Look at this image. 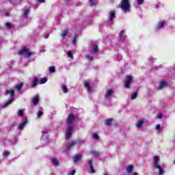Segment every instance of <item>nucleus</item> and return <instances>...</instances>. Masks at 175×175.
I'll list each match as a JSON object with an SVG mask.
<instances>
[{
    "mask_svg": "<svg viewBox=\"0 0 175 175\" xmlns=\"http://www.w3.org/2000/svg\"><path fill=\"white\" fill-rule=\"evenodd\" d=\"M75 120L74 114H70L67 118V129L66 130V139H69L74 132L73 122Z\"/></svg>",
    "mask_w": 175,
    "mask_h": 175,
    "instance_id": "1",
    "label": "nucleus"
},
{
    "mask_svg": "<svg viewBox=\"0 0 175 175\" xmlns=\"http://www.w3.org/2000/svg\"><path fill=\"white\" fill-rule=\"evenodd\" d=\"M7 94H9V95H10V99L5 102V103H4V105H3L2 107L3 109H6L7 107H8V106H10V105H12V103H13V102H14V90H7L6 91Z\"/></svg>",
    "mask_w": 175,
    "mask_h": 175,
    "instance_id": "2",
    "label": "nucleus"
},
{
    "mask_svg": "<svg viewBox=\"0 0 175 175\" xmlns=\"http://www.w3.org/2000/svg\"><path fill=\"white\" fill-rule=\"evenodd\" d=\"M153 164H154V166L155 167V168H157V170H159V174L163 175V174H164L163 170L161 165H160L159 156H154L153 157Z\"/></svg>",
    "mask_w": 175,
    "mask_h": 175,
    "instance_id": "3",
    "label": "nucleus"
},
{
    "mask_svg": "<svg viewBox=\"0 0 175 175\" xmlns=\"http://www.w3.org/2000/svg\"><path fill=\"white\" fill-rule=\"evenodd\" d=\"M120 8L124 12L131 11V4L129 0H121Z\"/></svg>",
    "mask_w": 175,
    "mask_h": 175,
    "instance_id": "4",
    "label": "nucleus"
},
{
    "mask_svg": "<svg viewBox=\"0 0 175 175\" xmlns=\"http://www.w3.org/2000/svg\"><path fill=\"white\" fill-rule=\"evenodd\" d=\"M133 80V76L131 75H127L124 79V87L125 88H130Z\"/></svg>",
    "mask_w": 175,
    "mask_h": 175,
    "instance_id": "5",
    "label": "nucleus"
},
{
    "mask_svg": "<svg viewBox=\"0 0 175 175\" xmlns=\"http://www.w3.org/2000/svg\"><path fill=\"white\" fill-rule=\"evenodd\" d=\"M19 54H23V57H31L33 53H32V51H29V49H27V47H24L20 50Z\"/></svg>",
    "mask_w": 175,
    "mask_h": 175,
    "instance_id": "6",
    "label": "nucleus"
},
{
    "mask_svg": "<svg viewBox=\"0 0 175 175\" xmlns=\"http://www.w3.org/2000/svg\"><path fill=\"white\" fill-rule=\"evenodd\" d=\"M39 83H40L39 79L36 76H34L31 83V88H36V85H38Z\"/></svg>",
    "mask_w": 175,
    "mask_h": 175,
    "instance_id": "7",
    "label": "nucleus"
},
{
    "mask_svg": "<svg viewBox=\"0 0 175 175\" xmlns=\"http://www.w3.org/2000/svg\"><path fill=\"white\" fill-rule=\"evenodd\" d=\"M116 18V15L115 11H110L108 15V21L109 23V25H111L113 19H115Z\"/></svg>",
    "mask_w": 175,
    "mask_h": 175,
    "instance_id": "8",
    "label": "nucleus"
},
{
    "mask_svg": "<svg viewBox=\"0 0 175 175\" xmlns=\"http://www.w3.org/2000/svg\"><path fill=\"white\" fill-rule=\"evenodd\" d=\"M113 94V90H107L105 94V98L110 99V98H111Z\"/></svg>",
    "mask_w": 175,
    "mask_h": 175,
    "instance_id": "9",
    "label": "nucleus"
},
{
    "mask_svg": "<svg viewBox=\"0 0 175 175\" xmlns=\"http://www.w3.org/2000/svg\"><path fill=\"white\" fill-rule=\"evenodd\" d=\"M166 26V22L165 21H160L158 23L157 27V30H159L160 29H163Z\"/></svg>",
    "mask_w": 175,
    "mask_h": 175,
    "instance_id": "10",
    "label": "nucleus"
},
{
    "mask_svg": "<svg viewBox=\"0 0 175 175\" xmlns=\"http://www.w3.org/2000/svg\"><path fill=\"white\" fill-rule=\"evenodd\" d=\"M83 83L86 90H88V92H92V88L91 87L90 82L88 81H85Z\"/></svg>",
    "mask_w": 175,
    "mask_h": 175,
    "instance_id": "11",
    "label": "nucleus"
},
{
    "mask_svg": "<svg viewBox=\"0 0 175 175\" xmlns=\"http://www.w3.org/2000/svg\"><path fill=\"white\" fill-rule=\"evenodd\" d=\"M81 153H78L77 154H75L73 157V161L75 164H77L78 161H79L81 159Z\"/></svg>",
    "mask_w": 175,
    "mask_h": 175,
    "instance_id": "12",
    "label": "nucleus"
},
{
    "mask_svg": "<svg viewBox=\"0 0 175 175\" xmlns=\"http://www.w3.org/2000/svg\"><path fill=\"white\" fill-rule=\"evenodd\" d=\"M92 52L93 54H96L98 52V48L97 44H92Z\"/></svg>",
    "mask_w": 175,
    "mask_h": 175,
    "instance_id": "13",
    "label": "nucleus"
},
{
    "mask_svg": "<svg viewBox=\"0 0 175 175\" xmlns=\"http://www.w3.org/2000/svg\"><path fill=\"white\" fill-rule=\"evenodd\" d=\"M144 120H139L136 123V128H137V129H141V128H142L143 125L144 124Z\"/></svg>",
    "mask_w": 175,
    "mask_h": 175,
    "instance_id": "14",
    "label": "nucleus"
},
{
    "mask_svg": "<svg viewBox=\"0 0 175 175\" xmlns=\"http://www.w3.org/2000/svg\"><path fill=\"white\" fill-rule=\"evenodd\" d=\"M42 139L44 141H48L49 139V134L46 133V131H44V130L42 131Z\"/></svg>",
    "mask_w": 175,
    "mask_h": 175,
    "instance_id": "15",
    "label": "nucleus"
},
{
    "mask_svg": "<svg viewBox=\"0 0 175 175\" xmlns=\"http://www.w3.org/2000/svg\"><path fill=\"white\" fill-rule=\"evenodd\" d=\"M167 83H166V81H161L159 85V90H163V88H165V87H167Z\"/></svg>",
    "mask_w": 175,
    "mask_h": 175,
    "instance_id": "16",
    "label": "nucleus"
},
{
    "mask_svg": "<svg viewBox=\"0 0 175 175\" xmlns=\"http://www.w3.org/2000/svg\"><path fill=\"white\" fill-rule=\"evenodd\" d=\"M77 144V141L72 140L70 142L68 143V145L67 146V149H71L75 145Z\"/></svg>",
    "mask_w": 175,
    "mask_h": 175,
    "instance_id": "17",
    "label": "nucleus"
},
{
    "mask_svg": "<svg viewBox=\"0 0 175 175\" xmlns=\"http://www.w3.org/2000/svg\"><path fill=\"white\" fill-rule=\"evenodd\" d=\"M30 12V8H25L23 10V16H25V18H28V15Z\"/></svg>",
    "mask_w": 175,
    "mask_h": 175,
    "instance_id": "18",
    "label": "nucleus"
},
{
    "mask_svg": "<svg viewBox=\"0 0 175 175\" xmlns=\"http://www.w3.org/2000/svg\"><path fill=\"white\" fill-rule=\"evenodd\" d=\"M39 100H40L39 96H35L34 98H33L32 102H33V104L34 105V106H36L37 105V103H38Z\"/></svg>",
    "mask_w": 175,
    "mask_h": 175,
    "instance_id": "19",
    "label": "nucleus"
},
{
    "mask_svg": "<svg viewBox=\"0 0 175 175\" xmlns=\"http://www.w3.org/2000/svg\"><path fill=\"white\" fill-rule=\"evenodd\" d=\"M27 123H28L27 120H25V121H23V122L19 124L18 129H23V128H25V125H27Z\"/></svg>",
    "mask_w": 175,
    "mask_h": 175,
    "instance_id": "20",
    "label": "nucleus"
},
{
    "mask_svg": "<svg viewBox=\"0 0 175 175\" xmlns=\"http://www.w3.org/2000/svg\"><path fill=\"white\" fill-rule=\"evenodd\" d=\"M88 164H89V167H90V170L92 171V172H93V174H94L96 172V171H95L94 167L93 166L92 160H90L89 161Z\"/></svg>",
    "mask_w": 175,
    "mask_h": 175,
    "instance_id": "21",
    "label": "nucleus"
},
{
    "mask_svg": "<svg viewBox=\"0 0 175 175\" xmlns=\"http://www.w3.org/2000/svg\"><path fill=\"white\" fill-rule=\"evenodd\" d=\"M51 162L54 164L55 167L59 165V161L57 159H56V157H53V159H51Z\"/></svg>",
    "mask_w": 175,
    "mask_h": 175,
    "instance_id": "22",
    "label": "nucleus"
},
{
    "mask_svg": "<svg viewBox=\"0 0 175 175\" xmlns=\"http://www.w3.org/2000/svg\"><path fill=\"white\" fill-rule=\"evenodd\" d=\"M133 168H134V166L133 165H128L126 167L127 172L129 173L132 172V171H133Z\"/></svg>",
    "mask_w": 175,
    "mask_h": 175,
    "instance_id": "23",
    "label": "nucleus"
},
{
    "mask_svg": "<svg viewBox=\"0 0 175 175\" xmlns=\"http://www.w3.org/2000/svg\"><path fill=\"white\" fill-rule=\"evenodd\" d=\"M62 89L63 92H64V94H66L68 92V88L67 85H66L65 84H63L62 85Z\"/></svg>",
    "mask_w": 175,
    "mask_h": 175,
    "instance_id": "24",
    "label": "nucleus"
},
{
    "mask_svg": "<svg viewBox=\"0 0 175 175\" xmlns=\"http://www.w3.org/2000/svg\"><path fill=\"white\" fill-rule=\"evenodd\" d=\"M112 122L113 120L111 118H109L105 120V125H107V126H109V125H111Z\"/></svg>",
    "mask_w": 175,
    "mask_h": 175,
    "instance_id": "25",
    "label": "nucleus"
},
{
    "mask_svg": "<svg viewBox=\"0 0 175 175\" xmlns=\"http://www.w3.org/2000/svg\"><path fill=\"white\" fill-rule=\"evenodd\" d=\"M90 153H92V154H93L96 157H98V156H100V152L97 150H91Z\"/></svg>",
    "mask_w": 175,
    "mask_h": 175,
    "instance_id": "26",
    "label": "nucleus"
},
{
    "mask_svg": "<svg viewBox=\"0 0 175 175\" xmlns=\"http://www.w3.org/2000/svg\"><path fill=\"white\" fill-rule=\"evenodd\" d=\"M68 30H64V31H62L61 36L63 39H65L66 36H68Z\"/></svg>",
    "mask_w": 175,
    "mask_h": 175,
    "instance_id": "27",
    "label": "nucleus"
},
{
    "mask_svg": "<svg viewBox=\"0 0 175 175\" xmlns=\"http://www.w3.org/2000/svg\"><path fill=\"white\" fill-rule=\"evenodd\" d=\"M23 86V83H21L20 84H16V89L17 90V91H21V90H22Z\"/></svg>",
    "mask_w": 175,
    "mask_h": 175,
    "instance_id": "28",
    "label": "nucleus"
},
{
    "mask_svg": "<svg viewBox=\"0 0 175 175\" xmlns=\"http://www.w3.org/2000/svg\"><path fill=\"white\" fill-rule=\"evenodd\" d=\"M86 59L88 61H93L94 58L92 55H90V54H85Z\"/></svg>",
    "mask_w": 175,
    "mask_h": 175,
    "instance_id": "29",
    "label": "nucleus"
},
{
    "mask_svg": "<svg viewBox=\"0 0 175 175\" xmlns=\"http://www.w3.org/2000/svg\"><path fill=\"white\" fill-rule=\"evenodd\" d=\"M89 3L91 7H93L94 5H96V0H89Z\"/></svg>",
    "mask_w": 175,
    "mask_h": 175,
    "instance_id": "30",
    "label": "nucleus"
},
{
    "mask_svg": "<svg viewBox=\"0 0 175 175\" xmlns=\"http://www.w3.org/2000/svg\"><path fill=\"white\" fill-rule=\"evenodd\" d=\"M137 95H138V92H134L133 95H131V100L136 99V98H137Z\"/></svg>",
    "mask_w": 175,
    "mask_h": 175,
    "instance_id": "31",
    "label": "nucleus"
},
{
    "mask_svg": "<svg viewBox=\"0 0 175 175\" xmlns=\"http://www.w3.org/2000/svg\"><path fill=\"white\" fill-rule=\"evenodd\" d=\"M47 80H48L47 77H42V79H41L40 80V83L44 84L45 83H46Z\"/></svg>",
    "mask_w": 175,
    "mask_h": 175,
    "instance_id": "32",
    "label": "nucleus"
},
{
    "mask_svg": "<svg viewBox=\"0 0 175 175\" xmlns=\"http://www.w3.org/2000/svg\"><path fill=\"white\" fill-rule=\"evenodd\" d=\"M49 72L54 73L55 72V66H49Z\"/></svg>",
    "mask_w": 175,
    "mask_h": 175,
    "instance_id": "33",
    "label": "nucleus"
},
{
    "mask_svg": "<svg viewBox=\"0 0 175 175\" xmlns=\"http://www.w3.org/2000/svg\"><path fill=\"white\" fill-rule=\"evenodd\" d=\"M17 113L19 117H21L24 115V111L23 110H18Z\"/></svg>",
    "mask_w": 175,
    "mask_h": 175,
    "instance_id": "34",
    "label": "nucleus"
},
{
    "mask_svg": "<svg viewBox=\"0 0 175 175\" xmlns=\"http://www.w3.org/2000/svg\"><path fill=\"white\" fill-rule=\"evenodd\" d=\"M77 36H75L73 37V38H72V44H75V43H76V42H77Z\"/></svg>",
    "mask_w": 175,
    "mask_h": 175,
    "instance_id": "35",
    "label": "nucleus"
},
{
    "mask_svg": "<svg viewBox=\"0 0 175 175\" xmlns=\"http://www.w3.org/2000/svg\"><path fill=\"white\" fill-rule=\"evenodd\" d=\"M67 54H68V56L70 57V58H74V55H73L72 51H68Z\"/></svg>",
    "mask_w": 175,
    "mask_h": 175,
    "instance_id": "36",
    "label": "nucleus"
},
{
    "mask_svg": "<svg viewBox=\"0 0 175 175\" xmlns=\"http://www.w3.org/2000/svg\"><path fill=\"white\" fill-rule=\"evenodd\" d=\"M93 138H94L95 139H98L99 137H98V134H97L96 133H94L92 135Z\"/></svg>",
    "mask_w": 175,
    "mask_h": 175,
    "instance_id": "37",
    "label": "nucleus"
},
{
    "mask_svg": "<svg viewBox=\"0 0 175 175\" xmlns=\"http://www.w3.org/2000/svg\"><path fill=\"white\" fill-rule=\"evenodd\" d=\"M84 142H85V139H77V144H84Z\"/></svg>",
    "mask_w": 175,
    "mask_h": 175,
    "instance_id": "38",
    "label": "nucleus"
},
{
    "mask_svg": "<svg viewBox=\"0 0 175 175\" xmlns=\"http://www.w3.org/2000/svg\"><path fill=\"white\" fill-rule=\"evenodd\" d=\"M9 154H10V152H3V155L5 157H7L8 156H9Z\"/></svg>",
    "mask_w": 175,
    "mask_h": 175,
    "instance_id": "39",
    "label": "nucleus"
},
{
    "mask_svg": "<svg viewBox=\"0 0 175 175\" xmlns=\"http://www.w3.org/2000/svg\"><path fill=\"white\" fill-rule=\"evenodd\" d=\"M5 27H6L7 29H11L12 25H11L10 23H6V24H5Z\"/></svg>",
    "mask_w": 175,
    "mask_h": 175,
    "instance_id": "40",
    "label": "nucleus"
},
{
    "mask_svg": "<svg viewBox=\"0 0 175 175\" xmlns=\"http://www.w3.org/2000/svg\"><path fill=\"white\" fill-rule=\"evenodd\" d=\"M144 1V0H137V3L139 5L143 4Z\"/></svg>",
    "mask_w": 175,
    "mask_h": 175,
    "instance_id": "41",
    "label": "nucleus"
},
{
    "mask_svg": "<svg viewBox=\"0 0 175 175\" xmlns=\"http://www.w3.org/2000/svg\"><path fill=\"white\" fill-rule=\"evenodd\" d=\"M124 34V31H120V33H119V37L120 38H122V36Z\"/></svg>",
    "mask_w": 175,
    "mask_h": 175,
    "instance_id": "42",
    "label": "nucleus"
},
{
    "mask_svg": "<svg viewBox=\"0 0 175 175\" xmlns=\"http://www.w3.org/2000/svg\"><path fill=\"white\" fill-rule=\"evenodd\" d=\"M157 118H159V119L163 118V114H162L161 113H159L157 115Z\"/></svg>",
    "mask_w": 175,
    "mask_h": 175,
    "instance_id": "43",
    "label": "nucleus"
},
{
    "mask_svg": "<svg viewBox=\"0 0 175 175\" xmlns=\"http://www.w3.org/2000/svg\"><path fill=\"white\" fill-rule=\"evenodd\" d=\"M42 114H43L42 111H38V113H37V116L41 117L42 116Z\"/></svg>",
    "mask_w": 175,
    "mask_h": 175,
    "instance_id": "44",
    "label": "nucleus"
},
{
    "mask_svg": "<svg viewBox=\"0 0 175 175\" xmlns=\"http://www.w3.org/2000/svg\"><path fill=\"white\" fill-rule=\"evenodd\" d=\"M156 129H157V131H159V129H161V124H157Z\"/></svg>",
    "mask_w": 175,
    "mask_h": 175,
    "instance_id": "45",
    "label": "nucleus"
},
{
    "mask_svg": "<svg viewBox=\"0 0 175 175\" xmlns=\"http://www.w3.org/2000/svg\"><path fill=\"white\" fill-rule=\"evenodd\" d=\"M75 174H76V171L73 170L70 174H68V175H75Z\"/></svg>",
    "mask_w": 175,
    "mask_h": 175,
    "instance_id": "46",
    "label": "nucleus"
},
{
    "mask_svg": "<svg viewBox=\"0 0 175 175\" xmlns=\"http://www.w3.org/2000/svg\"><path fill=\"white\" fill-rule=\"evenodd\" d=\"M4 16H10L9 12H5V13H4Z\"/></svg>",
    "mask_w": 175,
    "mask_h": 175,
    "instance_id": "47",
    "label": "nucleus"
},
{
    "mask_svg": "<svg viewBox=\"0 0 175 175\" xmlns=\"http://www.w3.org/2000/svg\"><path fill=\"white\" fill-rule=\"evenodd\" d=\"M14 1L20 2L22 1V0H12V3H13Z\"/></svg>",
    "mask_w": 175,
    "mask_h": 175,
    "instance_id": "48",
    "label": "nucleus"
},
{
    "mask_svg": "<svg viewBox=\"0 0 175 175\" xmlns=\"http://www.w3.org/2000/svg\"><path fill=\"white\" fill-rule=\"evenodd\" d=\"M3 1H9L10 3H12V0H3Z\"/></svg>",
    "mask_w": 175,
    "mask_h": 175,
    "instance_id": "49",
    "label": "nucleus"
},
{
    "mask_svg": "<svg viewBox=\"0 0 175 175\" xmlns=\"http://www.w3.org/2000/svg\"><path fill=\"white\" fill-rule=\"evenodd\" d=\"M38 1H40V3H44L45 0H38Z\"/></svg>",
    "mask_w": 175,
    "mask_h": 175,
    "instance_id": "50",
    "label": "nucleus"
},
{
    "mask_svg": "<svg viewBox=\"0 0 175 175\" xmlns=\"http://www.w3.org/2000/svg\"><path fill=\"white\" fill-rule=\"evenodd\" d=\"M154 59L153 57H150V60L152 61Z\"/></svg>",
    "mask_w": 175,
    "mask_h": 175,
    "instance_id": "51",
    "label": "nucleus"
},
{
    "mask_svg": "<svg viewBox=\"0 0 175 175\" xmlns=\"http://www.w3.org/2000/svg\"><path fill=\"white\" fill-rule=\"evenodd\" d=\"M46 38H49V36L46 37Z\"/></svg>",
    "mask_w": 175,
    "mask_h": 175,
    "instance_id": "52",
    "label": "nucleus"
}]
</instances>
